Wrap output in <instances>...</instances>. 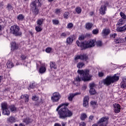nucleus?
Returning a JSON list of instances; mask_svg holds the SVG:
<instances>
[{"instance_id": "nucleus-30", "label": "nucleus", "mask_w": 126, "mask_h": 126, "mask_svg": "<svg viewBox=\"0 0 126 126\" xmlns=\"http://www.w3.org/2000/svg\"><path fill=\"white\" fill-rule=\"evenodd\" d=\"M7 66L8 68H11V67H13V64L10 61H9L7 63Z\"/></svg>"}, {"instance_id": "nucleus-56", "label": "nucleus", "mask_w": 126, "mask_h": 126, "mask_svg": "<svg viewBox=\"0 0 126 126\" xmlns=\"http://www.w3.org/2000/svg\"><path fill=\"white\" fill-rule=\"evenodd\" d=\"M61 36L62 37H66V34L65 33V32H63L61 34Z\"/></svg>"}, {"instance_id": "nucleus-20", "label": "nucleus", "mask_w": 126, "mask_h": 126, "mask_svg": "<svg viewBox=\"0 0 126 126\" xmlns=\"http://www.w3.org/2000/svg\"><path fill=\"white\" fill-rule=\"evenodd\" d=\"M126 31V25L123 27H121L117 28V31L119 32H122L123 31Z\"/></svg>"}, {"instance_id": "nucleus-4", "label": "nucleus", "mask_w": 126, "mask_h": 126, "mask_svg": "<svg viewBox=\"0 0 126 126\" xmlns=\"http://www.w3.org/2000/svg\"><path fill=\"white\" fill-rule=\"evenodd\" d=\"M119 79H120V77L117 76L116 74H115L113 76H107L105 79L103 80L102 83L104 85L109 86L112 83H114L115 81H118Z\"/></svg>"}, {"instance_id": "nucleus-29", "label": "nucleus", "mask_w": 126, "mask_h": 126, "mask_svg": "<svg viewBox=\"0 0 126 126\" xmlns=\"http://www.w3.org/2000/svg\"><path fill=\"white\" fill-rule=\"evenodd\" d=\"M87 118V115L85 113H83L81 115L80 119L82 121H84Z\"/></svg>"}, {"instance_id": "nucleus-15", "label": "nucleus", "mask_w": 126, "mask_h": 126, "mask_svg": "<svg viewBox=\"0 0 126 126\" xmlns=\"http://www.w3.org/2000/svg\"><path fill=\"white\" fill-rule=\"evenodd\" d=\"M18 49V45L15 42L11 43V50L14 51V50H17Z\"/></svg>"}, {"instance_id": "nucleus-27", "label": "nucleus", "mask_w": 126, "mask_h": 126, "mask_svg": "<svg viewBox=\"0 0 126 126\" xmlns=\"http://www.w3.org/2000/svg\"><path fill=\"white\" fill-rule=\"evenodd\" d=\"M73 42V38L71 37H68L66 39V43L67 44H70Z\"/></svg>"}, {"instance_id": "nucleus-37", "label": "nucleus", "mask_w": 126, "mask_h": 126, "mask_svg": "<svg viewBox=\"0 0 126 126\" xmlns=\"http://www.w3.org/2000/svg\"><path fill=\"white\" fill-rule=\"evenodd\" d=\"M69 15V13L68 12H65L63 14L64 18L65 19H67L68 18Z\"/></svg>"}, {"instance_id": "nucleus-54", "label": "nucleus", "mask_w": 126, "mask_h": 126, "mask_svg": "<svg viewBox=\"0 0 126 126\" xmlns=\"http://www.w3.org/2000/svg\"><path fill=\"white\" fill-rule=\"evenodd\" d=\"M79 40L81 41V40H84V36L81 35L79 37Z\"/></svg>"}, {"instance_id": "nucleus-64", "label": "nucleus", "mask_w": 126, "mask_h": 126, "mask_svg": "<svg viewBox=\"0 0 126 126\" xmlns=\"http://www.w3.org/2000/svg\"><path fill=\"white\" fill-rule=\"evenodd\" d=\"M86 37H91V34H89V33H87V34H86Z\"/></svg>"}, {"instance_id": "nucleus-32", "label": "nucleus", "mask_w": 126, "mask_h": 126, "mask_svg": "<svg viewBox=\"0 0 126 126\" xmlns=\"http://www.w3.org/2000/svg\"><path fill=\"white\" fill-rule=\"evenodd\" d=\"M90 94L91 95H94V94L96 93V90L94 89H91L89 90Z\"/></svg>"}, {"instance_id": "nucleus-41", "label": "nucleus", "mask_w": 126, "mask_h": 126, "mask_svg": "<svg viewBox=\"0 0 126 126\" xmlns=\"http://www.w3.org/2000/svg\"><path fill=\"white\" fill-rule=\"evenodd\" d=\"M7 9H8V10H12L13 9V7H12V6L10 4H8L7 6Z\"/></svg>"}, {"instance_id": "nucleus-16", "label": "nucleus", "mask_w": 126, "mask_h": 126, "mask_svg": "<svg viewBox=\"0 0 126 126\" xmlns=\"http://www.w3.org/2000/svg\"><path fill=\"white\" fill-rule=\"evenodd\" d=\"M121 88H123L124 89H126V79L124 78L123 81L121 83Z\"/></svg>"}, {"instance_id": "nucleus-26", "label": "nucleus", "mask_w": 126, "mask_h": 126, "mask_svg": "<svg viewBox=\"0 0 126 126\" xmlns=\"http://www.w3.org/2000/svg\"><path fill=\"white\" fill-rule=\"evenodd\" d=\"M39 71L40 73H44V72H46V67L44 66H41L39 68Z\"/></svg>"}, {"instance_id": "nucleus-55", "label": "nucleus", "mask_w": 126, "mask_h": 126, "mask_svg": "<svg viewBox=\"0 0 126 126\" xmlns=\"http://www.w3.org/2000/svg\"><path fill=\"white\" fill-rule=\"evenodd\" d=\"M60 12H61V9H56V13H57V14H59V13H60Z\"/></svg>"}, {"instance_id": "nucleus-22", "label": "nucleus", "mask_w": 126, "mask_h": 126, "mask_svg": "<svg viewBox=\"0 0 126 126\" xmlns=\"http://www.w3.org/2000/svg\"><path fill=\"white\" fill-rule=\"evenodd\" d=\"M9 108L12 113H15V112H16V107H15V106L10 105L9 106Z\"/></svg>"}, {"instance_id": "nucleus-42", "label": "nucleus", "mask_w": 126, "mask_h": 126, "mask_svg": "<svg viewBox=\"0 0 126 126\" xmlns=\"http://www.w3.org/2000/svg\"><path fill=\"white\" fill-rule=\"evenodd\" d=\"M110 34V32H102V35L103 37H106V36H108V35Z\"/></svg>"}, {"instance_id": "nucleus-8", "label": "nucleus", "mask_w": 126, "mask_h": 126, "mask_svg": "<svg viewBox=\"0 0 126 126\" xmlns=\"http://www.w3.org/2000/svg\"><path fill=\"white\" fill-rule=\"evenodd\" d=\"M62 96L59 92H55L53 94V96L51 97L52 102H59Z\"/></svg>"}, {"instance_id": "nucleus-36", "label": "nucleus", "mask_w": 126, "mask_h": 126, "mask_svg": "<svg viewBox=\"0 0 126 126\" xmlns=\"http://www.w3.org/2000/svg\"><path fill=\"white\" fill-rule=\"evenodd\" d=\"M120 14L122 17L121 19H124V20H126V14H125V13H124L123 12H121Z\"/></svg>"}, {"instance_id": "nucleus-38", "label": "nucleus", "mask_w": 126, "mask_h": 126, "mask_svg": "<svg viewBox=\"0 0 126 126\" xmlns=\"http://www.w3.org/2000/svg\"><path fill=\"white\" fill-rule=\"evenodd\" d=\"M12 33L15 36H21V35L22 34V33L20 32H12Z\"/></svg>"}, {"instance_id": "nucleus-47", "label": "nucleus", "mask_w": 126, "mask_h": 126, "mask_svg": "<svg viewBox=\"0 0 126 126\" xmlns=\"http://www.w3.org/2000/svg\"><path fill=\"white\" fill-rule=\"evenodd\" d=\"M98 75L99 77H103V76L104 75V74L102 72H98Z\"/></svg>"}, {"instance_id": "nucleus-34", "label": "nucleus", "mask_w": 126, "mask_h": 126, "mask_svg": "<svg viewBox=\"0 0 126 126\" xmlns=\"http://www.w3.org/2000/svg\"><path fill=\"white\" fill-rule=\"evenodd\" d=\"M91 104L92 105L93 108H96V107H97V102L95 101H91Z\"/></svg>"}, {"instance_id": "nucleus-2", "label": "nucleus", "mask_w": 126, "mask_h": 126, "mask_svg": "<svg viewBox=\"0 0 126 126\" xmlns=\"http://www.w3.org/2000/svg\"><path fill=\"white\" fill-rule=\"evenodd\" d=\"M77 72L80 74V77L79 76L76 77L75 80L73 82L74 84L76 85V82H80L81 79L83 81H89L90 80L91 76L89 74V70H78Z\"/></svg>"}, {"instance_id": "nucleus-35", "label": "nucleus", "mask_w": 126, "mask_h": 126, "mask_svg": "<svg viewBox=\"0 0 126 126\" xmlns=\"http://www.w3.org/2000/svg\"><path fill=\"white\" fill-rule=\"evenodd\" d=\"M75 11L77 12V13L79 14V13H81V11H82V9L80 7H78L76 8Z\"/></svg>"}, {"instance_id": "nucleus-63", "label": "nucleus", "mask_w": 126, "mask_h": 126, "mask_svg": "<svg viewBox=\"0 0 126 126\" xmlns=\"http://www.w3.org/2000/svg\"><path fill=\"white\" fill-rule=\"evenodd\" d=\"M21 58L23 60H25L26 59V57L24 56V55H22Z\"/></svg>"}, {"instance_id": "nucleus-39", "label": "nucleus", "mask_w": 126, "mask_h": 126, "mask_svg": "<svg viewBox=\"0 0 126 126\" xmlns=\"http://www.w3.org/2000/svg\"><path fill=\"white\" fill-rule=\"evenodd\" d=\"M96 45L97 47H101L102 46V41L100 40L96 41Z\"/></svg>"}, {"instance_id": "nucleus-25", "label": "nucleus", "mask_w": 126, "mask_h": 126, "mask_svg": "<svg viewBox=\"0 0 126 126\" xmlns=\"http://www.w3.org/2000/svg\"><path fill=\"white\" fill-rule=\"evenodd\" d=\"M76 44L78 47H83V48L84 49V46H85V43L84 42H82L80 43L78 40L76 41Z\"/></svg>"}, {"instance_id": "nucleus-17", "label": "nucleus", "mask_w": 126, "mask_h": 126, "mask_svg": "<svg viewBox=\"0 0 126 126\" xmlns=\"http://www.w3.org/2000/svg\"><path fill=\"white\" fill-rule=\"evenodd\" d=\"M8 122L10 123V124H13V123L16 122V119H15V117L11 116L8 119Z\"/></svg>"}, {"instance_id": "nucleus-59", "label": "nucleus", "mask_w": 126, "mask_h": 126, "mask_svg": "<svg viewBox=\"0 0 126 126\" xmlns=\"http://www.w3.org/2000/svg\"><path fill=\"white\" fill-rule=\"evenodd\" d=\"M93 32H99V30H98V29L94 30L93 31Z\"/></svg>"}, {"instance_id": "nucleus-62", "label": "nucleus", "mask_w": 126, "mask_h": 126, "mask_svg": "<svg viewBox=\"0 0 126 126\" xmlns=\"http://www.w3.org/2000/svg\"><path fill=\"white\" fill-rule=\"evenodd\" d=\"M54 126H62V125L59 123H56Z\"/></svg>"}, {"instance_id": "nucleus-14", "label": "nucleus", "mask_w": 126, "mask_h": 126, "mask_svg": "<svg viewBox=\"0 0 126 126\" xmlns=\"http://www.w3.org/2000/svg\"><path fill=\"white\" fill-rule=\"evenodd\" d=\"M21 98L24 99L25 100V102L27 103L29 101V95H28V94L22 95Z\"/></svg>"}, {"instance_id": "nucleus-10", "label": "nucleus", "mask_w": 126, "mask_h": 126, "mask_svg": "<svg viewBox=\"0 0 126 126\" xmlns=\"http://www.w3.org/2000/svg\"><path fill=\"white\" fill-rule=\"evenodd\" d=\"M113 107L114 109V112L116 114H118L121 112V106L118 103H115L113 104Z\"/></svg>"}, {"instance_id": "nucleus-12", "label": "nucleus", "mask_w": 126, "mask_h": 126, "mask_svg": "<svg viewBox=\"0 0 126 126\" xmlns=\"http://www.w3.org/2000/svg\"><path fill=\"white\" fill-rule=\"evenodd\" d=\"M20 30V28L18 26H13L11 27L10 29V32H19Z\"/></svg>"}, {"instance_id": "nucleus-50", "label": "nucleus", "mask_w": 126, "mask_h": 126, "mask_svg": "<svg viewBox=\"0 0 126 126\" xmlns=\"http://www.w3.org/2000/svg\"><path fill=\"white\" fill-rule=\"evenodd\" d=\"M115 42L116 44H120V38H116L115 39Z\"/></svg>"}, {"instance_id": "nucleus-5", "label": "nucleus", "mask_w": 126, "mask_h": 126, "mask_svg": "<svg viewBox=\"0 0 126 126\" xmlns=\"http://www.w3.org/2000/svg\"><path fill=\"white\" fill-rule=\"evenodd\" d=\"M99 126H107L109 124V117H103L97 122Z\"/></svg>"}, {"instance_id": "nucleus-19", "label": "nucleus", "mask_w": 126, "mask_h": 126, "mask_svg": "<svg viewBox=\"0 0 126 126\" xmlns=\"http://www.w3.org/2000/svg\"><path fill=\"white\" fill-rule=\"evenodd\" d=\"M81 60L86 62L88 60V56L86 54L81 55Z\"/></svg>"}, {"instance_id": "nucleus-44", "label": "nucleus", "mask_w": 126, "mask_h": 126, "mask_svg": "<svg viewBox=\"0 0 126 126\" xmlns=\"http://www.w3.org/2000/svg\"><path fill=\"white\" fill-rule=\"evenodd\" d=\"M89 100V96H85L84 98V102H88Z\"/></svg>"}, {"instance_id": "nucleus-13", "label": "nucleus", "mask_w": 126, "mask_h": 126, "mask_svg": "<svg viewBox=\"0 0 126 126\" xmlns=\"http://www.w3.org/2000/svg\"><path fill=\"white\" fill-rule=\"evenodd\" d=\"M76 95H80V93H76L75 94H69V96L68 97V99L69 101H72V99L74 96H76Z\"/></svg>"}, {"instance_id": "nucleus-31", "label": "nucleus", "mask_w": 126, "mask_h": 126, "mask_svg": "<svg viewBox=\"0 0 126 126\" xmlns=\"http://www.w3.org/2000/svg\"><path fill=\"white\" fill-rule=\"evenodd\" d=\"M17 19L18 20L22 21V20H23V19H24V16H23V15H22V14H19L17 16Z\"/></svg>"}, {"instance_id": "nucleus-11", "label": "nucleus", "mask_w": 126, "mask_h": 126, "mask_svg": "<svg viewBox=\"0 0 126 126\" xmlns=\"http://www.w3.org/2000/svg\"><path fill=\"white\" fill-rule=\"evenodd\" d=\"M106 10H107V7L105 5H102L100 8L99 13L102 15H104V14L106 13Z\"/></svg>"}, {"instance_id": "nucleus-3", "label": "nucleus", "mask_w": 126, "mask_h": 126, "mask_svg": "<svg viewBox=\"0 0 126 126\" xmlns=\"http://www.w3.org/2000/svg\"><path fill=\"white\" fill-rule=\"evenodd\" d=\"M43 2V0H35L32 1L30 4L31 10L34 14H38L39 13V9L38 7L42 6V3Z\"/></svg>"}, {"instance_id": "nucleus-7", "label": "nucleus", "mask_w": 126, "mask_h": 126, "mask_svg": "<svg viewBox=\"0 0 126 126\" xmlns=\"http://www.w3.org/2000/svg\"><path fill=\"white\" fill-rule=\"evenodd\" d=\"M96 40L94 39H91L88 41H85L84 49H87V48H92L95 46V41Z\"/></svg>"}, {"instance_id": "nucleus-33", "label": "nucleus", "mask_w": 126, "mask_h": 126, "mask_svg": "<svg viewBox=\"0 0 126 126\" xmlns=\"http://www.w3.org/2000/svg\"><path fill=\"white\" fill-rule=\"evenodd\" d=\"M32 99L33 101H39V96H37L36 95H33L32 97Z\"/></svg>"}, {"instance_id": "nucleus-46", "label": "nucleus", "mask_w": 126, "mask_h": 126, "mask_svg": "<svg viewBox=\"0 0 126 126\" xmlns=\"http://www.w3.org/2000/svg\"><path fill=\"white\" fill-rule=\"evenodd\" d=\"M77 60H81V55L76 56L75 58V61H77Z\"/></svg>"}, {"instance_id": "nucleus-58", "label": "nucleus", "mask_w": 126, "mask_h": 126, "mask_svg": "<svg viewBox=\"0 0 126 126\" xmlns=\"http://www.w3.org/2000/svg\"><path fill=\"white\" fill-rule=\"evenodd\" d=\"M86 88H87V86H86L85 85H84L82 87V90H85Z\"/></svg>"}, {"instance_id": "nucleus-43", "label": "nucleus", "mask_w": 126, "mask_h": 126, "mask_svg": "<svg viewBox=\"0 0 126 126\" xmlns=\"http://www.w3.org/2000/svg\"><path fill=\"white\" fill-rule=\"evenodd\" d=\"M45 51L46 52V53H51V52H52V48H47L45 50Z\"/></svg>"}, {"instance_id": "nucleus-6", "label": "nucleus", "mask_w": 126, "mask_h": 126, "mask_svg": "<svg viewBox=\"0 0 126 126\" xmlns=\"http://www.w3.org/2000/svg\"><path fill=\"white\" fill-rule=\"evenodd\" d=\"M1 109L2 110V114L6 116H9L10 115V111L8 110V107L7 106V103L3 102L1 103Z\"/></svg>"}, {"instance_id": "nucleus-48", "label": "nucleus", "mask_w": 126, "mask_h": 126, "mask_svg": "<svg viewBox=\"0 0 126 126\" xmlns=\"http://www.w3.org/2000/svg\"><path fill=\"white\" fill-rule=\"evenodd\" d=\"M73 27V24L72 23H69L67 25V28L69 29H70V28H72Z\"/></svg>"}, {"instance_id": "nucleus-52", "label": "nucleus", "mask_w": 126, "mask_h": 126, "mask_svg": "<svg viewBox=\"0 0 126 126\" xmlns=\"http://www.w3.org/2000/svg\"><path fill=\"white\" fill-rule=\"evenodd\" d=\"M103 32H110V30L108 28H105L103 29Z\"/></svg>"}, {"instance_id": "nucleus-23", "label": "nucleus", "mask_w": 126, "mask_h": 126, "mask_svg": "<svg viewBox=\"0 0 126 126\" xmlns=\"http://www.w3.org/2000/svg\"><path fill=\"white\" fill-rule=\"evenodd\" d=\"M85 65V64L82 62H79L77 64V67L78 68H82L83 66Z\"/></svg>"}, {"instance_id": "nucleus-28", "label": "nucleus", "mask_w": 126, "mask_h": 126, "mask_svg": "<svg viewBox=\"0 0 126 126\" xmlns=\"http://www.w3.org/2000/svg\"><path fill=\"white\" fill-rule=\"evenodd\" d=\"M50 68H54V69H57V65L55 63L51 62Z\"/></svg>"}, {"instance_id": "nucleus-9", "label": "nucleus", "mask_w": 126, "mask_h": 126, "mask_svg": "<svg viewBox=\"0 0 126 126\" xmlns=\"http://www.w3.org/2000/svg\"><path fill=\"white\" fill-rule=\"evenodd\" d=\"M43 22H44V19H40L37 21V24L38 26L35 27V30L37 32H40L42 31V28H41V25L43 24Z\"/></svg>"}, {"instance_id": "nucleus-57", "label": "nucleus", "mask_w": 126, "mask_h": 126, "mask_svg": "<svg viewBox=\"0 0 126 126\" xmlns=\"http://www.w3.org/2000/svg\"><path fill=\"white\" fill-rule=\"evenodd\" d=\"M119 42L120 43H124V42H125V39L119 38Z\"/></svg>"}, {"instance_id": "nucleus-45", "label": "nucleus", "mask_w": 126, "mask_h": 126, "mask_svg": "<svg viewBox=\"0 0 126 126\" xmlns=\"http://www.w3.org/2000/svg\"><path fill=\"white\" fill-rule=\"evenodd\" d=\"M95 87V84L91 83L90 84V89H94V87Z\"/></svg>"}, {"instance_id": "nucleus-21", "label": "nucleus", "mask_w": 126, "mask_h": 126, "mask_svg": "<svg viewBox=\"0 0 126 126\" xmlns=\"http://www.w3.org/2000/svg\"><path fill=\"white\" fill-rule=\"evenodd\" d=\"M92 26H93V24L91 23H87L86 24V28L88 30H90L91 28H92Z\"/></svg>"}, {"instance_id": "nucleus-61", "label": "nucleus", "mask_w": 126, "mask_h": 126, "mask_svg": "<svg viewBox=\"0 0 126 126\" xmlns=\"http://www.w3.org/2000/svg\"><path fill=\"white\" fill-rule=\"evenodd\" d=\"M93 119H94V116H90V120H91V121H92V120H93Z\"/></svg>"}, {"instance_id": "nucleus-49", "label": "nucleus", "mask_w": 126, "mask_h": 126, "mask_svg": "<svg viewBox=\"0 0 126 126\" xmlns=\"http://www.w3.org/2000/svg\"><path fill=\"white\" fill-rule=\"evenodd\" d=\"M83 106L84 107H88V101H84Z\"/></svg>"}, {"instance_id": "nucleus-1", "label": "nucleus", "mask_w": 126, "mask_h": 126, "mask_svg": "<svg viewBox=\"0 0 126 126\" xmlns=\"http://www.w3.org/2000/svg\"><path fill=\"white\" fill-rule=\"evenodd\" d=\"M68 105H69V103H63L62 104L59 105L57 108L56 111H58V115L60 119H64L65 118H69V117H71V116H72V112L68 110V108H66V106ZM60 108H62L60 109Z\"/></svg>"}, {"instance_id": "nucleus-60", "label": "nucleus", "mask_w": 126, "mask_h": 126, "mask_svg": "<svg viewBox=\"0 0 126 126\" xmlns=\"http://www.w3.org/2000/svg\"><path fill=\"white\" fill-rule=\"evenodd\" d=\"M116 36H117V33H114L112 35V37H113V38H116Z\"/></svg>"}, {"instance_id": "nucleus-18", "label": "nucleus", "mask_w": 126, "mask_h": 126, "mask_svg": "<svg viewBox=\"0 0 126 126\" xmlns=\"http://www.w3.org/2000/svg\"><path fill=\"white\" fill-rule=\"evenodd\" d=\"M125 23H126V20L120 19L119 21L118 22L117 25L122 26V25H124Z\"/></svg>"}, {"instance_id": "nucleus-40", "label": "nucleus", "mask_w": 126, "mask_h": 126, "mask_svg": "<svg viewBox=\"0 0 126 126\" xmlns=\"http://www.w3.org/2000/svg\"><path fill=\"white\" fill-rule=\"evenodd\" d=\"M52 22L54 25H58V24L60 23V21H59L58 20H53Z\"/></svg>"}, {"instance_id": "nucleus-53", "label": "nucleus", "mask_w": 126, "mask_h": 126, "mask_svg": "<svg viewBox=\"0 0 126 126\" xmlns=\"http://www.w3.org/2000/svg\"><path fill=\"white\" fill-rule=\"evenodd\" d=\"M34 83H32L31 85H30V86H29V89H30V88H32L33 89V88H34Z\"/></svg>"}, {"instance_id": "nucleus-24", "label": "nucleus", "mask_w": 126, "mask_h": 126, "mask_svg": "<svg viewBox=\"0 0 126 126\" xmlns=\"http://www.w3.org/2000/svg\"><path fill=\"white\" fill-rule=\"evenodd\" d=\"M32 119H30L29 118H27L24 120V123H26L27 125H28V124L30 123H32Z\"/></svg>"}, {"instance_id": "nucleus-51", "label": "nucleus", "mask_w": 126, "mask_h": 126, "mask_svg": "<svg viewBox=\"0 0 126 126\" xmlns=\"http://www.w3.org/2000/svg\"><path fill=\"white\" fill-rule=\"evenodd\" d=\"M79 126H86V124L84 122H81L79 124Z\"/></svg>"}]
</instances>
